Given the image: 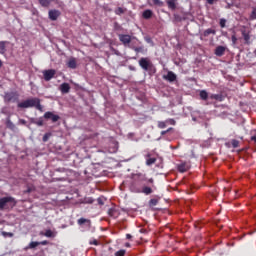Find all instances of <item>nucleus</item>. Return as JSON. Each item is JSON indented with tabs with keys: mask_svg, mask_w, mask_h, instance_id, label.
Listing matches in <instances>:
<instances>
[{
	"mask_svg": "<svg viewBox=\"0 0 256 256\" xmlns=\"http://www.w3.org/2000/svg\"><path fill=\"white\" fill-rule=\"evenodd\" d=\"M145 183H149L153 187L155 180L153 178L147 179V177L142 173L132 174L129 190L131 193H141Z\"/></svg>",
	"mask_w": 256,
	"mask_h": 256,
	"instance_id": "f257e3e1",
	"label": "nucleus"
},
{
	"mask_svg": "<svg viewBox=\"0 0 256 256\" xmlns=\"http://www.w3.org/2000/svg\"><path fill=\"white\" fill-rule=\"evenodd\" d=\"M19 109H29V107H35L38 111L43 110V106H41V100L39 98L27 99L23 102L18 103Z\"/></svg>",
	"mask_w": 256,
	"mask_h": 256,
	"instance_id": "f03ea898",
	"label": "nucleus"
},
{
	"mask_svg": "<svg viewBox=\"0 0 256 256\" xmlns=\"http://www.w3.org/2000/svg\"><path fill=\"white\" fill-rule=\"evenodd\" d=\"M17 206V200L11 196L2 197L0 198V211L4 209H13V207Z\"/></svg>",
	"mask_w": 256,
	"mask_h": 256,
	"instance_id": "7ed1b4c3",
	"label": "nucleus"
},
{
	"mask_svg": "<svg viewBox=\"0 0 256 256\" xmlns=\"http://www.w3.org/2000/svg\"><path fill=\"white\" fill-rule=\"evenodd\" d=\"M5 103H15L19 101V94L17 92H7L4 95Z\"/></svg>",
	"mask_w": 256,
	"mask_h": 256,
	"instance_id": "20e7f679",
	"label": "nucleus"
},
{
	"mask_svg": "<svg viewBox=\"0 0 256 256\" xmlns=\"http://www.w3.org/2000/svg\"><path fill=\"white\" fill-rule=\"evenodd\" d=\"M139 65L144 71H149V69H153V63L149 58H141L139 60Z\"/></svg>",
	"mask_w": 256,
	"mask_h": 256,
	"instance_id": "39448f33",
	"label": "nucleus"
},
{
	"mask_svg": "<svg viewBox=\"0 0 256 256\" xmlns=\"http://www.w3.org/2000/svg\"><path fill=\"white\" fill-rule=\"evenodd\" d=\"M57 74V71L55 69H49L43 71L44 81H51L53 77Z\"/></svg>",
	"mask_w": 256,
	"mask_h": 256,
	"instance_id": "423d86ee",
	"label": "nucleus"
},
{
	"mask_svg": "<svg viewBox=\"0 0 256 256\" xmlns=\"http://www.w3.org/2000/svg\"><path fill=\"white\" fill-rule=\"evenodd\" d=\"M118 39L120 42H122V44L127 46V45H129V43H131L132 37L129 34H119Z\"/></svg>",
	"mask_w": 256,
	"mask_h": 256,
	"instance_id": "0eeeda50",
	"label": "nucleus"
},
{
	"mask_svg": "<svg viewBox=\"0 0 256 256\" xmlns=\"http://www.w3.org/2000/svg\"><path fill=\"white\" fill-rule=\"evenodd\" d=\"M44 119H51L52 123H57L61 117L57 114H54L53 112H46L44 113Z\"/></svg>",
	"mask_w": 256,
	"mask_h": 256,
	"instance_id": "6e6552de",
	"label": "nucleus"
},
{
	"mask_svg": "<svg viewBox=\"0 0 256 256\" xmlns=\"http://www.w3.org/2000/svg\"><path fill=\"white\" fill-rule=\"evenodd\" d=\"M48 16L51 21H57V19H59V17H61V11L55 10V9L50 10L48 12Z\"/></svg>",
	"mask_w": 256,
	"mask_h": 256,
	"instance_id": "1a4fd4ad",
	"label": "nucleus"
},
{
	"mask_svg": "<svg viewBox=\"0 0 256 256\" xmlns=\"http://www.w3.org/2000/svg\"><path fill=\"white\" fill-rule=\"evenodd\" d=\"M163 79H165V81H169V83H173L177 81V75L173 73V71H168L167 75L163 76Z\"/></svg>",
	"mask_w": 256,
	"mask_h": 256,
	"instance_id": "9d476101",
	"label": "nucleus"
},
{
	"mask_svg": "<svg viewBox=\"0 0 256 256\" xmlns=\"http://www.w3.org/2000/svg\"><path fill=\"white\" fill-rule=\"evenodd\" d=\"M225 51H227V48L225 46H217L214 54L216 55V57H223V55H225Z\"/></svg>",
	"mask_w": 256,
	"mask_h": 256,
	"instance_id": "9b49d317",
	"label": "nucleus"
},
{
	"mask_svg": "<svg viewBox=\"0 0 256 256\" xmlns=\"http://www.w3.org/2000/svg\"><path fill=\"white\" fill-rule=\"evenodd\" d=\"M77 224L80 226L86 225V227H91V221L86 218H79Z\"/></svg>",
	"mask_w": 256,
	"mask_h": 256,
	"instance_id": "f8f14e48",
	"label": "nucleus"
},
{
	"mask_svg": "<svg viewBox=\"0 0 256 256\" xmlns=\"http://www.w3.org/2000/svg\"><path fill=\"white\" fill-rule=\"evenodd\" d=\"M60 91L61 93H69V91H71V86L69 85V83H62L60 85Z\"/></svg>",
	"mask_w": 256,
	"mask_h": 256,
	"instance_id": "ddd939ff",
	"label": "nucleus"
},
{
	"mask_svg": "<svg viewBox=\"0 0 256 256\" xmlns=\"http://www.w3.org/2000/svg\"><path fill=\"white\" fill-rule=\"evenodd\" d=\"M157 162V158H151V154L146 155V165L151 166L154 165V163Z\"/></svg>",
	"mask_w": 256,
	"mask_h": 256,
	"instance_id": "4468645a",
	"label": "nucleus"
},
{
	"mask_svg": "<svg viewBox=\"0 0 256 256\" xmlns=\"http://www.w3.org/2000/svg\"><path fill=\"white\" fill-rule=\"evenodd\" d=\"M67 65L69 69H77V60L75 58H70Z\"/></svg>",
	"mask_w": 256,
	"mask_h": 256,
	"instance_id": "2eb2a0df",
	"label": "nucleus"
},
{
	"mask_svg": "<svg viewBox=\"0 0 256 256\" xmlns=\"http://www.w3.org/2000/svg\"><path fill=\"white\" fill-rule=\"evenodd\" d=\"M178 171L180 173H185V172L189 171V166L187 165V163H181L178 165Z\"/></svg>",
	"mask_w": 256,
	"mask_h": 256,
	"instance_id": "dca6fc26",
	"label": "nucleus"
},
{
	"mask_svg": "<svg viewBox=\"0 0 256 256\" xmlns=\"http://www.w3.org/2000/svg\"><path fill=\"white\" fill-rule=\"evenodd\" d=\"M167 5L171 11H175L177 9V0H167Z\"/></svg>",
	"mask_w": 256,
	"mask_h": 256,
	"instance_id": "f3484780",
	"label": "nucleus"
},
{
	"mask_svg": "<svg viewBox=\"0 0 256 256\" xmlns=\"http://www.w3.org/2000/svg\"><path fill=\"white\" fill-rule=\"evenodd\" d=\"M142 17L143 19H151V17H153V11L152 10H144L142 13Z\"/></svg>",
	"mask_w": 256,
	"mask_h": 256,
	"instance_id": "a211bd4d",
	"label": "nucleus"
},
{
	"mask_svg": "<svg viewBox=\"0 0 256 256\" xmlns=\"http://www.w3.org/2000/svg\"><path fill=\"white\" fill-rule=\"evenodd\" d=\"M141 193H143L144 195H151V193H153V188L144 185L142 187Z\"/></svg>",
	"mask_w": 256,
	"mask_h": 256,
	"instance_id": "6ab92c4d",
	"label": "nucleus"
},
{
	"mask_svg": "<svg viewBox=\"0 0 256 256\" xmlns=\"http://www.w3.org/2000/svg\"><path fill=\"white\" fill-rule=\"evenodd\" d=\"M5 45H7V42H5V41L0 42V54L1 55H5V53L7 52Z\"/></svg>",
	"mask_w": 256,
	"mask_h": 256,
	"instance_id": "aec40b11",
	"label": "nucleus"
},
{
	"mask_svg": "<svg viewBox=\"0 0 256 256\" xmlns=\"http://www.w3.org/2000/svg\"><path fill=\"white\" fill-rule=\"evenodd\" d=\"M6 127L11 131H15L16 129L15 124L9 118L6 120Z\"/></svg>",
	"mask_w": 256,
	"mask_h": 256,
	"instance_id": "412c9836",
	"label": "nucleus"
},
{
	"mask_svg": "<svg viewBox=\"0 0 256 256\" xmlns=\"http://www.w3.org/2000/svg\"><path fill=\"white\" fill-rule=\"evenodd\" d=\"M53 1L55 0H39V3L42 7H49Z\"/></svg>",
	"mask_w": 256,
	"mask_h": 256,
	"instance_id": "4be33fe9",
	"label": "nucleus"
},
{
	"mask_svg": "<svg viewBox=\"0 0 256 256\" xmlns=\"http://www.w3.org/2000/svg\"><path fill=\"white\" fill-rule=\"evenodd\" d=\"M199 95L202 101H207V99H209V93H207L205 90H201Z\"/></svg>",
	"mask_w": 256,
	"mask_h": 256,
	"instance_id": "5701e85b",
	"label": "nucleus"
},
{
	"mask_svg": "<svg viewBox=\"0 0 256 256\" xmlns=\"http://www.w3.org/2000/svg\"><path fill=\"white\" fill-rule=\"evenodd\" d=\"M249 21H256V7H252V11L249 15Z\"/></svg>",
	"mask_w": 256,
	"mask_h": 256,
	"instance_id": "b1692460",
	"label": "nucleus"
},
{
	"mask_svg": "<svg viewBox=\"0 0 256 256\" xmlns=\"http://www.w3.org/2000/svg\"><path fill=\"white\" fill-rule=\"evenodd\" d=\"M210 99H214L215 101H223L222 94H212L210 95Z\"/></svg>",
	"mask_w": 256,
	"mask_h": 256,
	"instance_id": "393cba45",
	"label": "nucleus"
},
{
	"mask_svg": "<svg viewBox=\"0 0 256 256\" xmlns=\"http://www.w3.org/2000/svg\"><path fill=\"white\" fill-rule=\"evenodd\" d=\"M216 31L208 28L207 30L204 31V37H209V35H215Z\"/></svg>",
	"mask_w": 256,
	"mask_h": 256,
	"instance_id": "a878e982",
	"label": "nucleus"
},
{
	"mask_svg": "<svg viewBox=\"0 0 256 256\" xmlns=\"http://www.w3.org/2000/svg\"><path fill=\"white\" fill-rule=\"evenodd\" d=\"M135 53H143L145 51V47L140 46V47H131Z\"/></svg>",
	"mask_w": 256,
	"mask_h": 256,
	"instance_id": "bb28decb",
	"label": "nucleus"
},
{
	"mask_svg": "<svg viewBox=\"0 0 256 256\" xmlns=\"http://www.w3.org/2000/svg\"><path fill=\"white\" fill-rule=\"evenodd\" d=\"M242 36H243L245 43H247V45H249V40L251 39V36H249V34L246 32H242Z\"/></svg>",
	"mask_w": 256,
	"mask_h": 256,
	"instance_id": "cd10ccee",
	"label": "nucleus"
},
{
	"mask_svg": "<svg viewBox=\"0 0 256 256\" xmlns=\"http://www.w3.org/2000/svg\"><path fill=\"white\" fill-rule=\"evenodd\" d=\"M153 5L156 7H163L164 3L161 0H152Z\"/></svg>",
	"mask_w": 256,
	"mask_h": 256,
	"instance_id": "c85d7f7f",
	"label": "nucleus"
},
{
	"mask_svg": "<svg viewBox=\"0 0 256 256\" xmlns=\"http://www.w3.org/2000/svg\"><path fill=\"white\" fill-rule=\"evenodd\" d=\"M167 127L166 121H158V129H165Z\"/></svg>",
	"mask_w": 256,
	"mask_h": 256,
	"instance_id": "c756f323",
	"label": "nucleus"
},
{
	"mask_svg": "<svg viewBox=\"0 0 256 256\" xmlns=\"http://www.w3.org/2000/svg\"><path fill=\"white\" fill-rule=\"evenodd\" d=\"M226 24H227V20L225 18H221L219 22L221 29H225Z\"/></svg>",
	"mask_w": 256,
	"mask_h": 256,
	"instance_id": "7c9ffc66",
	"label": "nucleus"
},
{
	"mask_svg": "<svg viewBox=\"0 0 256 256\" xmlns=\"http://www.w3.org/2000/svg\"><path fill=\"white\" fill-rule=\"evenodd\" d=\"M39 242H30L28 249H35V247H39Z\"/></svg>",
	"mask_w": 256,
	"mask_h": 256,
	"instance_id": "2f4dec72",
	"label": "nucleus"
},
{
	"mask_svg": "<svg viewBox=\"0 0 256 256\" xmlns=\"http://www.w3.org/2000/svg\"><path fill=\"white\" fill-rule=\"evenodd\" d=\"M123 13H125V9H123L122 7H118V8L115 10V14H116V15H123Z\"/></svg>",
	"mask_w": 256,
	"mask_h": 256,
	"instance_id": "473e14b6",
	"label": "nucleus"
},
{
	"mask_svg": "<svg viewBox=\"0 0 256 256\" xmlns=\"http://www.w3.org/2000/svg\"><path fill=\"white\" fill-rule=\"evenodd\" d=\"M231 145L234 149H237V147H239V140L233 139Z\"/></svg>",
	"mask_w": 256,
	"mask_h": 256,
	"instance_id": "72a5a7b5",
	"label": "nucleus"
},
{
	"mask_svg": "<svg viewBox=\"0 0 256 256\" xmlns=\"http://www.w3.org/2000/svg\"><path fill=\"white\" fill-rule=\"evenodd\" d=\"M157 203H159V200L152 198L149 200V205H152V207H155V205H157Z\"/></svg>",
	"mask_w": 256,
	"mask_h": 256,
	"instance_id": "f704fd0d",
	"label": "nucleus"
},
{
	"mask_svg": "<svg viewBox=\"0 0 256 256\" xmlns=\"http://www.w3.org/2000/svg\"><path fill=\"white\" fill-rule=\"evenodd\" d=\"M125 253H127V251L121 249V250L115 252L114 255H115V256H125Z\"/></svg>",
	"mask_w": 256,
	"mask_h": 256,
	"instance_id": "c9c22d12",
	"label": "nucleus"
},
{
	"mask_svg": "<svg viewBox=\"0 0 256 256\" xmlns=\"http://www.w3.org/2000/svg\"><path fill=\"white\" fill-rule=\"evenodd\" d=\"M166 123H168L169 125H176L177 122L175 121V119L169 118L166 120Z\"/></svg>",
	"mask_w": 256,
	"mask_h": 256,
	"instance_id": "e433bc0d",
	"label": "nucleus"
},
{
	"mask_svg": "<svg viewBox=\"0 0 256 256\" xmlns=\"http://www.w3.org/2000/svg\"><path fill=\"white\" fill-rule=\"evenodd\" d=\"M95 200H93V198H85L84 203H88V205H92V203H94Z\"/></svg>",
	"mask_w": 256,
	"mask_h": 256,
	"instance_id": "4c0bfd02",
	"label": "nucleus"
},
{
	"mask_svg": "<svg viewBox=\"0 0 256 256\" xmlns=\"http://www.w3.org/2000/svg\"><path fill=\"white\" fill-rule=\"evenodd\" d=\"M3 237H13V232H2Z\"/></svg>",
	"mask_w": 256,
	"mask_h": 256,
	"instance_id": "58836bf2",
	"label": "nucleus"
},
{
	"mask_svg": "<svg viewBox=\"0 0 256 256\" xmlns=\"http://www.w3.org/2000/svg\"><path fill=\"white\" fill-rule=\"evenodd\" d=\"M45 237H53V231L51 230H46V232L44 233Z\"/></svg>",
	"mask_w": 256,
	"mask_h": 256,
	"instance_id": "ea45409f",
	"label": "nucleus"
},
{
	"mask_svg": "<svg viewBox=\"0 0 256 256\" xmlns=\"http://www.w3.org/2000/svg\"><path fill=\"white\" fill-rule=\"evenodd\" d=\"M35 125H38V127H43L44 123H43V119H39L35 122Z\"/></svg>",
	"mask_w": 256,
	"mask_h": 256,
	"instance_id": "a19ab883",
	"label": "nucleus"
},
{
	"mask_svg": "<svg viewBox=\"0 0 256 256\" xmlns=\"http://www.w3.org/2000/svg\"><path fill=\"white\" fill-rule=\"evenodd\" d=\"M108 215H109L110 217H113V216L115 215V209L110 208V209L108 210Z\"/></svg>",
	"mask_w": 256,
	"mask_h": 256,
	"instance_id": "79ce46f5",
	"label": "nucleus"
},
{
	"mask_svg": "<svg viewBox=\"0 0 256 256\" xmlns=\"http://www.w3.org/2000/svg\"><path fill=\"white\" fill-rule=\"evenodd\" d=\"M49 137H50L49 134H45V135L43 136V138H42V141H43L44 143H47V141H49Z\"/></svg>",
	"mask_w": 256,
	"mask_h": 256,
	"instance_id": "37998d69",
	"label": "nucleus"
},
{
	"mask_svg": "<svg viewBox=\"0 0 256 256\" xmlns=\"http://www.w3.org/2000/svg\"><path fill=\"white\" fill-rule=\"evenodd\" d=\"M89 245H99V241H97V239H94V240H90L89 241Z\"/></svg>",
	"mask_w": 256,
	"mask_h": 256,
	"instance_id": "c03bdc74",
	"label": "nucleus"
},
{
	"mask_svg": "<svg viewBox=\"0 0 256 256\" xmlns=\"http://www.w3.org/2000/svg\"><path fill=\"white\" fill-rule=\"evenodd\" d=\"M98 205H105V201L103 200V198L99 197L97 199Z\"/></svg>",
	"mask_w": 256,
	"mask_h": 256,
	"instance_id": "a18cd8bd",
	"label": "nucleus"
},
{
	"mask_svg": "<svg viewBox=\"0 0 256 256\" xmlns=\"http://www.w3.org/2000/svg\"><path fill=\"white\" fill-rule=\"evenodd\" d=\"M217 1H219V0H206L208 5H214L215 3H217Z\"/></svg>",
	"mask_w": 256,
	"mask_h": 256,
	"instance_id": "49530a36",
	"label": "nucleus"
},
{
	"mask_svg": "<svg viewBox=\"0 0 256 256\" xmlns=\"http://www.w3.org/2000/svg\"><path fill=\"white\" fill-rule=\"evenodd\" d=\"M40 243V245H48V241L47 240H44V241H42V242H39Z\"/></svg>",
	"mask_w": 256,
	"mask_h": 256,
	"instance_id": "de8ad7c7",
	"label": "nucleus"
},
{
	"mask_svg": "<svg viewBox=\"0 0 256 256\" xmlns=\"http://www.w3.org/2000/svg\"><path fill=\"white\" fill-rule=\"evenodd\" d=\"M232 41L233 43H237V37H235V35L232 36Z\"/></svg>",
	"mask_w": 256,
	"mask_h": 256,
	"instance_id": "09e8293b",
	"label": "nucleus"
},
{
	"mask_svg": "<svg viewBox=\"0 0 256 256\" xmlns=\"http://www.w3.org/2000/svg\"><path fill=\"white\" fill-rule=\"evenodd\" d=\"M140 233H147V229L145 228L140 229Z\"/></svg>",
	"mask_w": 256,
	"mask_h": 256,
	"instance_id": "8fccbe9b",
	"label": "nucleus"
},
{
	"mask_svg": "<svg viewBox=\"0 0 256 256\" xmlns=\"http://www.w3.org/2000/svg\"><path fill=\"white\" fill-rule=\"evenodd\" d=\"M133 236L131 234H126V239H132Z\"/></svg>",
	"mask_w": 256,
	"mask_h": 256,
	"instance_id": "3c124183",
	"label": "nucleus"
},
{
	"mask_svg": "<svg viewBox=\"0 0 256 256\" xmlns=\"http://www.w3.org/2000/svg\"><path fill=\"white\" fill-rule=\"evenodd\" d=\"M251 141H254V143H256V136H252Z\"/></svg>",
	"mask_w": 256,
	"mask_h": 256,
	"instance_id": "603ef678",
	"label": "nucleus"
},
{
	"mask_svg": "<svg viewBox=\"0 0 256 256\" xmlns=\"http://www.w3.org/2000/svg\"><path fill=\"white\" fill-rule=\"evenodd\" d=\"M161 135H167V130H163V131L161 132Z\"/></svg>",
	"mask_w": 256,
	"mask_h": 256,
	"instance_id": "864d4df0",
	"label": "nucleus"
},
{
	"mask_svg": "<svg viewBox=\"0 0 256 256\" xmlns=\"http://www.w3.org/2000/svg\"><path fill=\"white\" fill-rule=\"evenodd\" d=\"M31 191H33V189H32V188H28V189L26 190V193H31Z\"/></svg>",
	"mask_w": 256,
	"mask_h": 256,
	"instance_id": "5fc2aeb1",
	"label": "nucleus"
},
{
	"mask_svg": "<svg viewBox=\"0 0 256 256\" xmlns=\"http://www.w3.org/2000/svg\"><path fill=\"white\" fill-rule=\"evenodd\" d=\"M166 131H167V133H170V131H173V128L170 127Z\"/></svg>",
	"mask_w": 256,
	"mask_h": 256,
	"instance_id": "6e6d98bb",
	"label": "nucleus"
},
{
	"mask_svg": "<svg viewBox=\"0 0 256 256\" xmlns=\"http://www.w3.org/2000/svg\"><path fill=\"white\" fill-rule=\"evenodd\" d=\"M3 67V61L0 60V69Z\"/></svg>",
	"mask_w": 256,
	"mask_h": 256,
	"instance_id": "4d7b16f0",
	"label": "nucleus"
},
{
	"mask_svg": "<svg viewBox=\"0 0 256 256\" xmlns=\"http://www.w3.org/2000/svg\"><path fill=\"white\" fill-rule=\"evenodd\" d=\"M125 247H131V244L126 243V244H125Z\"/></svg>",
	"mask_w": 256,
	"mask_h": 256,
	"instance_id": "13d9d810",
	"label": "nucleus"
},
{
	"mask_svg": "<svg viewBox=\"0 0 256 256\" xmlns=\"http://www.w3.org/2000/svg\"><path fill=\"white\" fill-rule=\"evenodd\" d=\"M130 69H131V71H135V68H133V67H131V66H130Z\"/></svg>",
	"mask_w": 256,
	"mask_h": 256,
	"instance_id": "bf43d9fd",
	"label": "nucleus"
},
{
	"mask_svg": "<svg viewBox=\"0 0 256 256\" xmlns=\"http://www.w3.org/2000/svg\"><path fill=\"white\" fill-rule=\"evenodd\" d=\"M22 123H25V120H22Z\"/></svg>",
	"mask_w": 256,
	"mask_h": 256,
	"instance_id": "052dcab7",
	"label": "nucleus"
}]
</instances>
